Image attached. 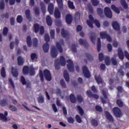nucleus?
Here are the masks:
<instances>
[{"mask_svg": "<svg viewBox=\"0 0 129 129\" xmlns=\"http://www.w3.org/2000/svg\"><path fill=\"white\" fill-rule=\"evenodd\" d=\"M56 47L58 49L59 53L63 52V48H62V46H61V44H60L59 42L56 43Z\"/></svg>", "mask_w": 129, "mask_h": 129, "instance_id": "40", "label": "nucleus"}, {"mask_svg": "<svg viewBox=\"0 0 129 129\" xmlns=\"http://www.w3.org/2000/svg\"><path fill=\"white\" fill-rule=\"evenodd\" d=\"M43 1L46 5H49L48 7V11L50 15H53V12L54 11V5H53L52 3H50L51 0H43Z\"/></svg>", "mask_w": 129, "mask_h": 129, "instance_id": "5", "label": "nucleus"}, {"mask_svg": "<svg viewBox=\"0 0 129 129\" xmlns=\"http://www.w3.org/2000/svg\"><path fill=\"white\" fill-rule=\"evenodd\" d=\"M54 67L56 70H59L60 69V62H59V59L55 60Z\"/></svg>", "mask_w": 129, "mask_h": 129, "instance_id": "33", "label": "nucleus"}, {"mask_svg": "<svg viewBox=\"0 0 129 129\" xmlns=\"http://www.w3.org/2000/svg\"><path fill=\"white\" fill-rule=\"evenodd\" d=\"M27 43L28 47H31L32 46V38H31V36H27Z\"/></svg>", "mask_w": 129, "mask_h": 129, "instance_id": "36", "label": "nucleus"}, {"mask_svg": "<svg viewBox=\"0 0 129 129\" xmlns=\"http://www.w3.org/2000/svg\"><path fill=\"white\" fill-rule=\"evenodd\" d=\"M95 109L96 111H98L99 112H101V111H102V107L99 105H96L95 106Z\"/></svg>", "mask_w": 129, "mask_h": 129, "instance_id": "59", "label": "nucleus"}, {"mask_svg": "<svg viewBox=\"0 0 129 129\" xmlns=\"http://www.w3.org/2000/svg\"><path fill=\"white\" fill-rule=\"evenodd\" d=\"M11 73L14 77H18L19 76V72H18V69L17 68L15 69L14 67H12Z\"/></svg>", "mask_w": 129, "mask_h": 129, "instance_id": "17", "label": "nucleus"}, {"mask_svg": "<svg viewBox=\"0 0 129 129\" xmlns=\"http://www.w3.org/2000/svg\"><path fill=\"white\" fill-rule=\"evenodd\" d=\"M18 60V64L19 66H22V65H24V60H23V58L22 56H18L17 58Z\"/></svg>", "mask_w": 129, "mask_h": 129, "instance_id": "32", "label": "nucleus"}, {"mask_svg": "<svg viewBox=\"0 0 129 129\" xmlns=\"http://www.w3.org/2000/svg\"><path fill=\"white\" fill-rule=\"evenodd\" d=\"M38 39L37 38H34L33 39V45L34 48H37L38 47Z\"/></svg>", "mask_w": 129, "mask_h": 129, "instance_id": "44", "label": "nucleus"}, {"mask_svg": "<svg viewBox=\"0 0 129 129\" xmlns=\"http://www.w3.org/2000/svg\"><path fill=\"white\" fill-rule=\"evenodd\" d=\"M118 56L121 60H123L124 58V55H123V52H122V50L121 48H119L118 49Z\"/></svg>", "mask_w": 129, "mask_h": 129, "instance_id": "18", "label": "nucleus"}, {"mask_svg": "<svg viewBox=\"0 0 129 129\" xmlns=\"http://www.w3.org/2000/svg\"><path fill=\"white\" fill-rule=\"evenodd\" d=\"M104 113L106 118H107V119L109 120V121H110V122H113L114 121V119L113 118V117L111 114H110V113H109V112L107 111H105Z\"/></svg>", "mask_w": 129, "mask_h": 129, "instance_id": "11", "label": "nucleus"}, {"mask_svg": "<svg viewBox=\"0 0 129 129\" xmlns=\"http://www.w3.org/2000/svg\"><path fill=\"white\" fill-rule=\"evenodd\" d=\"M9 108L10 110H12V111H17V107L13 105H9Z\"/></svg>", "mask_w": 129, "mask_h": 129, "instance_id": "50", "label": "nucleus"}, {"mask_svg": "<svg viewBox=\"0 0 129 129\" xmlns=\"http://www.w3.org/2000/svg\"><path fill=\"white\" fill-rule=\"evenodd\" d=\"M113 28L115 31H119L120 30V26H119V24L116 21H114L112 23Z\"/></svg>", "mask_w": 129, "mask_h": 129, "instance_id": "16", "label": "nucleus"}, {"mask_svg": "<svg viewBox=\"0 0 129 129\" xmlns=\"http://www.w3.org/2000/svg\"><path fill=\"white\" fill-rule=\"evenodd\" d=\"M85 55L88 59V60H89L90 62H92V61H93V57H92V56H91L90 54L86 53Z\"/></svg>", "mask_w": 129, "mask_h": 129, "instance_id": "47", "label": "nucleus"}, {"mask_svg": "<svg viewBox=\"0 0 129 129\" xmlns=\"http://www.w3.org/2000/svg\"><path fill=\"white\" fill-rule=\"evenodd\" d=\"M76 119L77 121V122H79V123H81L82 122V120L81 119V117L79 116L78 115H76Z\"/></svg>", "mask_w": 129, "mask_h": 129, "instance_id": "60", "label": "nucleus"}, {"mask_svg": "<svg viewBox=\"0 0 129 129\" xmlns=\"http://www.w3.org/2000/svg\"><path fill=\"white\" fill-rule=\"evenodd\" d=\"M46 20L48 26H52V24L53 23V20H52L51 16L49 15L47 16Z\"/></svg>", "mask_w": 129, "mask_h": 129, "instance_id": "23", "label": "nucleus"}, {"mask_svg": "<svg viewBox=\"0 0 129 129\" xmlns=\"http://www.w3.org/2000/svg\"><path fill=\"white\" fill-rule=\"evenodd\" d=\"M33 28L35 33H37L39 32L40 30V25L38 23H35L34 24Z\"/></svg>", "mask_w": 129, "mask_h": 129, "instance_id": "28", "label": "nucleus"}, {"mask_svg": "<svg viewBox=\"0 0 129 129\" xmlns=\"http://www.w3.org/2000/svg\"><path fill=\"white\" fill-rule=\"evenodd\" d=\"M117 104L119 107H122L123 106V102L121 101V100H117Z\"/></svg>", "mask_w": 129, "mask_h": 129, "instance_id": "51", "label": "nucleus"}, {"mask_svg": "<svg viewBox=\"0 0 129 129\" xmlns=\"http://www.w3.org/2000/svg\"><path fill=\"white\" fill-rule=\"evenodd\" d=\"M44 77L47 81H51V80H52V75L48 70H44L43 73L42 71L40 70L39 77L41 82H44Z\"/></svg>", "mask_w": 129, "mask_h": 129, "instance_id": "1", "label": "nucleus"}, {"mask_svg": "<svg viewBox=\"0 0 129 129\" xmlns=\"http://www.w3.org/2000/svg\"><path fill=\"white\" fill-rule=\"evenodd\" d=\"M36 16H39L40 15V9L39 8L36 7L34 10Z\"/></svg>", "mask_w": 129, "mask_h": 129, "instance_id": "61", "label": "nucleus"}, {"mask_svg": "<svg viewBox=\"0 0 129 129\" xmlns=\"http://www.w3.org/2000/svg\"><path fill=\"white\" fill-rule=\"evenodd\" d=\"M23 73L24 75L30 74V75L33 76L35 75V69L33 67H28V66H25L23 69Z\"/></svg>", "mask_w": 129, "mask_h": 129, "instance_id": "3", "label": "nucleus"}, {"mask_svg": "<svg viewBox=\"0 0 129 129\" xmlns=\"http://www.w3.org/2000/svg\"><path fill=\"white\" fill-rule=\"evenodd\" d=\"M54 17L56 19H60L61 18V13L58 9H56L54 11Z\"/></svg>", "mask_w": 129, "mask_h": 129, "instance_id": "26", "label": "nucleus"}, {"mask_svg": "<svg viewBox=\"0 0 129 129\" xmlns=\"http://www.w3.org/2000/svg\"><path fill=\"white\" fill-rule=\"evenodd\" d=\"M25 15L26 18L29 21H31L32 20V17L31 16V11L29 9H27L25 11Z\"/></svg>", "mask_w": 129, "mask_h": 129, "instance_id": "19", "label": "nucleus"}, {"mask_svg": "<svg viewBox=\"0 0 129 129\" xmlns=\"http://www.w3.org/2000/svg\"><path fill=\"white\" fill-rule=\"evenodd\" d=\"M44 40L46 43L43 45V49L45 53H48V52H49V44L48 42L50 41L49 34H46L45 35Z\"/></svg>", "mask_w": 129, "mask_h": 129, "instance_id": "4", "label": "nucleus"}, {"mask_svg": "<svg viewBox=\"0 0 129 129\" xmlns=\"http://www.w3.org/2000/svg\"><path fill=\"white\" fill-rule=\"evenodd\" d=\"M91 123L93 126H97L98 125V121L95 119H92L91 120Z\"/></svg>", "mask_w": 129, "mask_h": 129, "instance_id": "38", "label": "nucleus"}, {"mask_svg": "<svg viewBox=\"0 0 129 129\" xmlns=\"http://www.w3.org/2000/svg\"><path fill=\"white\" fill-rule=\"evenodd\" d=\"M56 2L59 9H63V0H56Z\"/></svg>", "mask_w": 129, "mask_h": 129, "instance_id": "41", "label": "nucleus"}, {"mask_svg": "<svg viewBox=\"0 0 129 129\" xmlns=\"http://www.w3.org/2000/svg\"><path fill=\"white\" fill-rule=\"evenodd\" d=\"M67 68L71 73L74 72V63H73V61L71 59H68L67 60Z\"/></svg>", "mask_w": 129, "mask_h": 129, "instance_id": "6", "label": "nucleus"}, {"mask_svg": "<svg viewBox=\"0 0 129 129\" xmlns=\"http://www.w3.org/2000/svg\"><path fill=\"white\" fill-rule=\"evenodd\" d=\"M60 85L62 86V88H66V84L64 80L61 79L60 80Z\"/></svg>", "mask_w": 129, "mask_h": 129, "instance_id": "64", "label": "nucleus"}, {"mask_svg": "<svg viewBox=\"0 0 129 129\" xmlns=\"http://www.w3.org/2000/svg\"><path fill=\"white\" fill-rule=\"evenodd\" d=\"M51 55L52 58H56L58 56V51L56 47H53L51 50Z\"/></svg>", "mask_w": 129, "mask_h": 129, "instance_id": "14", "label": "nucleus"}, {"mask_svg": "<svg viewBox=\"0 0 129 129\" xmlns=\"http://www.w3.org/2000/svg\"><path fill=\"white\" fill-rule=\"evenodd\" d=\"M92 36L90 37L91 41L93 44H95V39L96 38V34L94 32H91Z\"/></svg>", "mask_w": 129, "mask_h": 129, "instance_id": "27", "label": "nucleus"}, {"mask_svg": "<svg viewBox=\"0 0 129 129\" xmlns=\"http://www.w3.org/2000/svg\"><path fill=\"white\" fill-rule=\"evenodd\" d=\"M50 35L51 39H55V30H51L50 32Z\"/></svg>", "mask_w": 129, "mask_h": 129, "instance_id": "58", "label": "nucleus"}, {"mask_svg": "<svg viewBox=\"0 0 129 129\" xmlns=\"http://www.w3.org/2000/svg\"><path fill=\"white\" fill-rule=\"evenodd\" d=\"M66 21L68 25H70V24H71L73 21V17H72V15L70 14H68L66 15Z\"/></svg>", "mask_w": 129, "mask_h": 129, "instance_id": "15", "label": "nucleus"}, {"mask_svg": "<svg viewBox=\"0 0 129 129\" xmlns=\"http://www.w3.org/2000/svg\"><path fill=\"white\" fill-rule=\"evenodd\" d=\"M105 63L107 66H109L110 65V58L107 57L105 58Z\"/></svg>", "mask_w": 129, "mask_h": 129, "instance_id": "48", "label": "nucleus"}, {"mask_svg": "<svg viewBox=\"0 0 129 129\" xmlns=\"http://www.w3.org/2000/svg\"><path fill=\"white\" fill-rule=\"evenodd\" d=\"M77 99L79 101V102H83V98L80 95H78L77 96Z\"/></svg>", "mask_w": 129, "mask_h": 129, "instance_id": "56", "label": "nucleus"}, {"mask_svg": "<svg viewBox=\"0 0 129 129\" xmlns=\"http://www.w3.org/2000/svg\"><path fill=\"white\" fill-rule=\"evenodd\" d=\"M59 62L61 66H65L66 65V60H65V57H64L63 56H60Z\"/></svg>", "mask_w": 129, "mask_h": 129, "instance_id": "25", "label": "nucleus"}, {"mask_svg": "<svg viewBox=\"0 0 129 129\" xmlns=\"http://www.w3.org/2000/svg\"><path fill=\"white\" fill-rule=\"evenodd\" d=\"M21 81L23 85H26L27 81H26V79L24 76H22L21 77Z\"/></svg>", "mask_w": 129, "mask_h": 129, "instance_id": "53", "label": "nucleus"}, {"mask_svg": "<svg viewBox=\"0 0 129 129\" xmlns=\"http://www.w3.org/2000/svg\"><path fill=\"white\" fill-rule=\"evenodd\" d=\"M69 123H74L75 120L72 117H69L67 118Z\"/></svg>", "mask_w": 129, "mask_h": 129, "instance_id": "57", "label": "nucleus"}, {"mask_svg": "<svg viewBox=\"0 0 129 129\" xmlns=\"http://www.w3.org/2000/svg\"><path fill=\"white\" fill-rule=\"evenodd\" d=\"M68 5L70 9H71L72 10H74V9H75V6H74V3L73 2L69 1Z\"/></svg>", "mask_w": 129, "mask_h": 129, "instance_id": "35", "label": "nucleus"}, {"mask_svg": "<svg viewBox=\"0 0 129 129\" xmlns=\"http://www.w3.org/2000/svg\"><path fill=\"white\" fill-rule=\"evenodd\" d=\"M77 107L80 115H81V116H82V115H84V111L83 110V109L81 108V106L78 105L77 106Z\"/></svg>", "mask_w": 129, "mask_h": 129, "instance_id": "34", "label": "nucleus"}, {"mask_svg": "<svg viewBox=\"0 0 129 129\" xmlns=\"http://www.w3.org/2000/svg\"><path fill=\"white\" fill-rule=\"evenodd\" d=\"M91 1L94 7H96V6H98V5H99V1L98 0H91Z\"/></svg>", "mask_w": 129, "mask_h": 129, "instance_id": "46", "label": "nucleus"}, {"mask_svg": "<svg viewBox=\"0 0 129 129\" xmlns=\"http://www.w3.org/2000/svg\"><path fill=\"white\" fill-rule=\"evenodd\" d=\"M38 103H44V97L43 96H40L38 98Z\"/></svg>", "mask_w": 129, "mask_h": 129, "instance_id": "63", "label": "nucleus"}, {"mask_svg": "<svg viewBox=\"0 0 129 129\" xmlns=\"http://www.w3.org/2000/svg\"><path fill=\"white\" fill-rule=\"evenodd\" d=\"M70 98L72 103H75L77 101V99H76V97H75V96L73 94H71Z\"/></svg>", "mask_w": 129, "mask_h": 129, "instance_id": "29", "label": "nucleus"}, {"mask_svg": "<svg viewBox=\"0 0 129 129\" xmlns=\"http://www.w3.org/2000/svg\"><path fill=\"white\" fill-rule=\"evenodd\" d=\"M82 69L83 73L84 74V77L86 78H90V77H91V75H90L89 70H88V68H87L86 66H84L82 68Z\"/></svg>", "mask_w": 129, "mask_h": 129, "instance_id": "8", "label": "nucleus"}, {"mask_svg": "<svg viewBox=\"0 0 129 129\" xmlns=\"http://www.w3.org/2000/svg\"><path fill=\"white\" fill-rule=\"evenodd\" d=\"M102 95L104 98H101V100L103 104H105V103H106V100H105V99H107L108 98L107 97L108 93L107 92H106V91H105L104 90L102 91Z\"/></svg>", "mask_w": 129, "mask_h": 129, "instance_id": "12", "label": "nucleus"}, {"mask_svg": "<svg viewBox=\"0 0 129 129\" xmlns=\"http://www.w3.org/2000/svg\"><path fill=\"white\" fill-rule=\"evenodd\" d=\"M40 6L41 7V10L43 14H45V13H46V6H45V4H44V3H41Z\"/></svg>", "mask_w": 129, "mask_h": 129, "instance_id": "43", "label": "nucleus"}, {"mask_svg": "<svg viewBox=\"0 0 129 129\" xmlns=\"http://www.w3.org/2000/svg\"><path fill=\"white\" fill-rule=\"evenodd\" d=\"M5 2L3 0L0 1V10L1 11H3V10H5Z\"/></svg>", "mask_w": 129, "mask_h": 129, "instance_id": "45", "label": "nucleus"}, {"mask_svg": "<svg viewBox=\"0 0 129 129\" xmlns=\"http://www.w3.org/2000/svg\"><path fill=\"white\" fill-rule=\"evenodd\" d=\"M9 102L7 100H2L0 102V105L1 106H6V105H8Z\"/></svg>", "mask_w": 129, "mask_h": 129, "instance_id": "39", "label": "nucleus"}, {"mask_svg": "<svg viewBox=\"0 0 129 129\" xmlns=\"http://www.w3.org/2000/svg\"><path fill=\"white\" fill-rule=\"evenodd\" d=\"M1 76L3 78H5L6 77V69L5 67H3L1 69Z\"/></svg>", "mask_w": 129, "mask_h": 129, "instance_id": "42", "label": "nucleus"}, {"mask_svg": "<svg viewBox=\"0 0 129 129\" xmlns=\"http://www.w3.org/2000/svg\"><path fill=\"white\" fill-rule=\"evenodd\" d=\"M120 4L125 10H126L128 8V5H127V3L125 2V0H120Z\"/></svg>", "mask_w": 129, "mask_h": 129, "instance_id": "30", "label": "nucleus"}, {"mask_svg": "<svg viewBox=\"0 0 129 129\" xmlns=\"http://www.w3.org/2000/svg\"><path fill=\"white\" fill-rule=\"evenodd\" d=\"M79 42L80 45H84L85 47H88L89 45L87 41L86 40H83V39L81 38L79 39Z\"/></svg>", "mask_w": 129, "mask_h": 129, "instance_id": "21", "label": "nucleus"}, {"mask_svg": "<svg viewBox=\"0 0 129 129\" xmlns=\"http://www.w3.org/2000/svg\"><path fill=\"white\" fill-rule=\"evenodd\" d=\"M86 94L89 96V97H90V98H91V97H93V98H95V99H98V98H99V96L98 95L94 94L90 90L87 91Z\"/></svg>", "mask_w": 129, "mask_h": 129, "instance_id": "13", "label": "nucleus"}, {"mask_svg": "<svg viewBox=\"0 0 129 129\" xmlns=\"http://www.w3.org/2000/svg\"><path fill=\"white\" fill-rule=\"evenodd\" d=\"M97 14L100 18H103V10L101 8H97Z\"/></svg>", "mask_w": 129, "mask_h": 129, "instance_id": "31", "label": "nucleus"}, {"mask_svg": "<svg viewBox=\"0 0 129 129\" xmlns=\"http://www.w3.org/2000/svg\"><path fill=\"white\" fill-rule=\"evenodd\" d=\"M89 19L90 20L87 21V24L90 27V28H91V29H93V24H95L97 27V28H100V23H99V21L98 20L95 19L94 20V18H93V16L92 15H90L89 16Z\"/></svg>", "mask_w": 129, "mask_h": 129, "instance_id": "2", "label": "nucleus"}, {"mask_svg": "<svg viewBox=\"0 0 129 129\" xmlns=\"http://www.w3.org/2000/svg\"><path fill=\"white\" fill-rule=\"evenodd\" d=\"M17 23H22L23 22V17L21 15H19L17 18Z\"/></svg>", "mask_w": 129, "mask_h": 129, "instance_id": "55", "label": "nucleus"}, {"mask_svg": "<svg viewBox=\"0 0 129 129\" xmlns=\"http://www.w3.org/2000/svg\"><path fill=\"white\" fill-rule=\"evenodd\" d=\"M39 32L40 35H44V33H45V28H44V26H41L39 28Z\"/></svg>", "mask_w": 129, "mask_h": 129, "instance_id": "54", "label": "nucleus"}, {"mask_svg": "<svg viewBox=\"0 0 129 129\" xmlns=\"http://www.w3.org/2000/svg\"><path fill=\"white\" fill-rule=\"evenodd\" d=\"M104 14L107 18L111 19L112 18V12L110 10V8L106 7L104 8Z\"/></svg>", "mask_w": 129, "mask_h": 129, "instance_id": "10", "label": "nucleus"}, {"mask_svg": "<svg viewBox=\"0 0 129 129\" xmlns=\"http://www.w3.org/2000/svg\"><path fill=\"white\" fill-rule=\"evenodd\" d=\"M8 33H9V29L8 28V27L4 28L3 30L4 36H7V35H8Z\"/></svg>", "mask_w": 129, "mask_h": 129, "instance_id": "62", "label": "nucleus"}, {"mask_svg": "<svg viewBox=\"0 0 129 129\" xmlns=\"http://www.w3.org/2000/svg\"><path fill=\"white\" fill-rule=\"evenodd\" d=\"M61 34L63 38H67L68 37H69V33H68V32L65 31L64 28L61 29Z\"/></svg>", "mask_w": 129, "mask_h": 129, "instance_id": "24", "label": "nucleus"}, {"mask_svg": "<svg viewBox=\"0 0 129 129\" xmlns=\"http://www.w3.org/2000/svg\"><path fill=\"white\" fill-rule=\"evenodd\" d=\"M95 79L98 84H102V78L100 76H95Z\"/></svg>", "mask_w": 129, "mask_h": 129, "instance_id": "22", "label": "nucleus"}, {"mask_svg": "<svg viewBox=\"0 0 129 129\" xmlns=\"http://www.w3.org/2000/svg\"><path fill=\"white\" fill-rule=\"evenodd\" d=\"M113 112L116 117H121L122 116V113H121V110L118 107H114L113 108Z\"/></svg>", "mask_w": 129, "mask_h": 129, "instance_id": "9", "label": "nucleus"}, {"mask_svg": "<svg viewBox=\"0 0 129 129\" xmlns=\"http://www.w3.org/2000/svg\"><path fill=\"white\" fill-rule=\"evenodd\" d=\"M111 8L114 11V12L116 13V14H119L120 13L119 9H118V8H117L116 7H115V6L113 5H111Z\"/></svg>", "mask_w": 129, "mask_h": 129, "instance_id": "37", "label": "nucleus"}, {"mask_svg": "<svg viewBox=\"0 0 129 129\" xmlns=\"http://www.w3.org/2000/svg\"><path fill=\"white\" fill-rule=\"evenodd\" d=\"M30 57L32 61H34L35 59H37L38 58V55H37L36 53H32Z\"/></svg>", "mask_w": 129, "mask_h": 129, "instance_id": "52", "label": "nucleus"}, {"mask_svg": "<svg viewBox=\"0 0 129 129\" xmlns=\"http://www.w3.org/2000/svg\"><path fill=\"white\" fill-rule=\"evenodd\" d=\"M63 77L66 81H67V82H69L70 78L69 77V74L68 73V72H67L66 70L64 71L63 72Z\"/></svg>", "mask_w": 129, "mask_h": 129, "instance_id": "20", "label": "nucleus"}, {"mask_svg": "<svg viewBox=\"0 0 129 129\" xmlns=\"http://www.w3.org/2000/svg\"><path fill=\"white\" fill-rule=\"evenodd\" d=\"M100 36L102 39H106L107 41L108 42H111L112 39L109 35L107 34V32H101L100 33Z\"/></svg>", "mask_w": 129, "mask_h": 129, "instance_id": "7", "label": "nucleus"}, {"mask_svg": "<svg viewBox=\"0 0 129 129\" xmlns=\"http://www.w3.org/2000/svg\"><path fill=\"white\" fill-rule=\"evenodd\" d=\"M0 119L1 120H4V121H7L8 120V118L6 117L3 113H0Z\"/></svg>", "mask_w": 129, "mask_h": 129, "instance_id": "49", "label": "nucleus"}]
</instances>
